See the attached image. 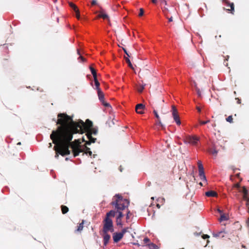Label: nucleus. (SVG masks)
I'll list each match as a JSON object with an SVG mask.
<instances>
[{
    "label": "nucleus",
    "instance_id": "obj_1",
    "mask_svg": "<svg viewBox=\"0 0 249 249\" xmlns=\"http://www.w3.org/2000/svg\"><path fill=\"white\" fill-rule=\"evenodd\" d=\"M57 117L56 124L60 125L52 131L51 138L55 144L58 143L61 146L59 153L62 156L71 154L69 147L73 134L86 132L88 141H86L83 138V141L86 142V144L88 145L95 142L96 139L92 137V135H97L98 128L93 127V123L89 120L87 119L85 122L80 120L76 122L73 120L71 116L66 113H59Z\"/></svg>",
    "mask_w": 249,
    "mask_h": 249
},
{
    "label": "nucleus",
    "instance_id": "obj_2",
    "mask_svg": "<svg viewBox=\"0 0 249 249\" xmlns=\"http://www.w3.org/2000/svg\"><path fill=\"white\" fill-rule=\"evenodd\" d=\"M129 202L126 199H124L121 195L116 194L113 196L112 201L111 202V205L114 206L117 210V213L118 215L116 218L122 219L124 216L121 211H123L127 207Z\"/></svg>",
    "mask_w": 249,
    "mask_h": 249
},
{
    "label": "nucleus",
    "instance_id": "obj_3",
    "mask_svg": "<svg viewBox=\"0 0 249 249\" xmlns=\"http://www.w3.org/2000/svg\"><path fill=\"white\" fill-rule=\"evenodd\" d=\"M81 142L79 139L75 140L73 142L71 141L70 147L72 150V152L74 157L79 155L80 153L84 152L86 154H89V156H91L92 152L90 151L89 148L87 146H85L84 149L81 148Z\"/></svg>",
    "mask_w": 249,
    "mask_h": 249
},
{
    "label": "nucleus",
    "instance_id": "obj_4",
    "mask_svg": "<svg viewBox=\"0 0 249 249\" xmlns=\"http://www.w3.org/2000/svg\"><path fill=\"white\" fill-rule=\"evenodd\" d=\"M114 231V227L103 225L102 236L103 237V245L104 246H107L110 239V236L108 234V232L110 231L111 232H113Z\"/></svg>",
    "mask_w": 249,
    "mask_h": 249
},
{
    "label": "nucleus",
    "instance_id": "obj_5",
    "mask_svg": "<svg viewBox=\"0 0 249 249\" xmlns=\"http://www.w3.org/2000/svg\"><path fill=\"white\" fill-rule=\"evenodd\" d=\"M117 211L114 210H111L109 212L107 213L106 215V217L103 221V225L113 227V221L110 217H114Z\"/></svg>",
    "mask_w": 249,
    "mask_h": 249
},
{
    "label": "nucleus",
    "instance_id": "obj_6",
    "mask_svg": "<svg viewBox=\"0 0 249 249\" xmlns=\"http://www.w3.org/2000/svg\"><path fill=\"white\" fill-rule=\"evenodd\" d=\"M171 112L174 120L178 125H180L181 124V122L179 120L178 111L174 106H172Z\"/></svg>",
    "mask_w": 249,
    "mask_h": 249
},
{
    "label": "nucleus",
    "instance_id": "obj_7",
    "mask_svg": "<svg viewBox=\"0 0 249 249\" xmlns=\"http://www.w3.org/2000/svg\"><path fill=\"white\" fill-rule=\"evenodd\" d=\"M223 3H224L226 6L228 8L226 9L229 12H230L232 14H234V5L233 2H230L228 0H222Z\"/></svg>",
    "mask_w": 249,
    "mask_h": 249
},
{
    "label": "nucleus",
    "instance_id": "obj_8",
    "mask_svg": "<svg viewBox=\"0 0 249 249\" xmlns=\"http://www.w3.org/2000/svg\"><path fill=\"white\" fill-rule=\"evenodd\" d=\"M197 164L199 170V175L200 179L203 181H206V178L204 174V168L201 162L200 161H198Z\"/></svg>",
    "mask_w": 249,
    "mask_h": 249
},
{
    "label": "nucleus",
    "instance_id": "obj_9",
    "mask_svg": "<svg viewBox=\"0 0 249 249\" xmlns=\"http://www.w3.org/2000/svg\"><path fill=\"white\" fill-rule=\"evenodd\" d=\"M199 138L196 136H188L186 137L185 141L186 142L192 144L196 145L197 143Z\"/></svg>",
    "mask_w": 249,
    "mask_h": 249
},
{
    "label": "nucleus",
    "instance_id": "obj_10",
    "mask_svg": "<svg viewBox=\"0 0 249 249\" xmlns=\"http://www.w3.org/2000/svg\"><path fill=\"white\" fill-rule=\"evenodd\" d=\"M98 95L100 101L102 102V104L106 107H110L109 104L105 102L104 101V94L102 91L101 89H98L97 91Z\"/></svg>",
    "mask_w": 249,
    "mask_h": 249
},
{
    "label": "nucleus",
    "instance_id": "obj_11",
    "mask_svg": "<svg viewBox=\"0 0 249 249\" xmlns=\"http://www.w3.org/2000/svg\"><path fill=\"white\" fill-rule=\"evenodd\" d=\"M51 135H52V134L50 135V138L53 141V142L55 144V146H54L53 147V149L54 150L56 151V154H55V157L56 158H58V157H59V155H58V154H60L61 156H62L60 153V149H61V146L59 144H57V143H55L54 142H53V140L51 138Z\"/></svg>",
    "mask_w": 249,
    "mask_h": 249
},
{
    "label": "nucleus",
    "instance_id": "obj_12",
    "mask_svg": "<svg viewBox=\"0 0 249 249\" xmlns=\"http://www.w3.org/2000/svg\"><path fill=\"white\" fill-rule=\"evenodd\" d=\"M123 237L122 234L120 232H114L113 234L112 238L114 243H118Z\"/></svg>",
    "mask_w": 249,
    "mask_h": 249
},
{
    "label": "nucleus",
    "instance_id": "obj_13",
    "mask_svg": "<svg viewBox=\"0 0 249 249\" xmlns=\"http://www.w3.org/2000/svg\"><path fill=\"white\" fill-rule=\"evenodd\" d=\"M145 108V106L142 104H139L136 106L135 110L136 112L140 114H143V110Z\"/></svg>",
    "mask_w": 249,
    "mask_h": 249
},
{
    "label": "nucleus",
    "instance_id": "obj_14",
    "mask_svg": "<svg viewBox=\"0 0 249 249\" xmlns=\"http://www.w3.org/2000/svg\"><path fill=\"white\" fill-rule=\"evenodd\" d=\"M241 192L243 194V198L244 200L247 201L249 199L248 197V191L245 186L243 187L242 190Z\"/></svg>",
    "mask_w": 249,
    "mask_h": 249
},
{
    "label": "nucleus",
    "instance_id": "obj_15",
    "mask_svg": "<svg viewBox=\"0 0 249 249\" xmlns=\"http://www.w3.org/2000/svg\"><path fill=\"white\" fill-rule=\"evenodd\" d=\"M205 195L208 197H215L217 196V194L213 191H209L205 193Z\"/></svg>",
    "mask_w": 249,
    "mask_h": 249
},
{
    "label": "nucleus",
    "instance_id": "obj_16",
    "mask_svg": "<svg viewBox=\"0 0 249 249\" xmlns=\"http://www.w3.org/2000/svg\"><path fill=\"white\" fill-rule=\"evenodd\" d=\"M153 112H154V113L155 114V117L158 120L159 124L161 126L162 129H164V126L162 124V123L161 122V121H160V117L159 115L158 114L157 111L155 109H154Z\"/></svg>",
    "mask_w": 249,
    "mask_h": 249
},
{
    "label": "nucleus",
    "instance_id": "obj_17",
    "mask_svg": "<svg viewBox=\"0 0 249 249\" xmlns=\"http://www.w3.org/2000/svg\"><path fill=\"white\" fill-rule=\"evenodd\" d=\"M98 17L103 18L104 19L108 18V16L107 14H104L102 11L100 12L99 14L98 15Z\"/></svg>",
    "mask_w": 249,
    "mask_h": 249
},
{
    "label": "nucleus",
    "instance_id": "obj_18",
    "mask_svg": "<svg viewBox=\"0 0 249 249\" xmlns=\"http://www.w3.org/2000/svg\"><path fill=\"white\" fill-rule=\"evenodd\" d=\"M84 221L83 220L82 222L80 223L79 225L77 226V229L76 231L80 232L83 230L84 227Z\"/></svg>",
    "mask_w": 249,
    "mask_h": 249
},
{
    "label": "nucleus",
    "instance_id": "obj_19",
    "mask_svg": "<svg viewBox=\"0 0 249 249\" xmlns=\"http://www.w3.org/2000/svg\"><path fill=\"white\" fill-rule=\"evenodd\" d=\"M90 70L91 71V72L93 76L94 79H95V78H97V73L96 70L91 66L89 67Z\"/></svg>",
    "mask_w": 249,
    "mask_h": 249
},
{
    "label": "nucleus",
    "instance_id": "obj_20",
    "mask_svg": "<svg viewBox=\"0 0 249 249\" xmlns=\"http://www.w3.org/2000/svg\"><path fill=\"white\" fill-rule=\"evenodd\" d=\"M61 208L63 214H65L69 211V208L66 206L62 205Z\"/></svg>",
    "mask_w": 249,
    "mask_h": 249
},
{
    "label": "nucleus",
    "instance_id": "obj_21",
    "mask_svg": "<svg viewBox=\"0 0 249 249\" xmlns=\"http://www.w3.org/2000/svg\"><path fill=\"white\" fill-rule=\"evenodd\" d=\"M125 59V61L128 64V66L132 69H134V68L130 62V60H129V59L128 58V57H124Z\"/></svg>",
    "mask_w": 249,
    "mask_h": 249
},
{
    "label": "nucleus",
    "instance_id": "obj_22",
    "mask_svg": "<svg viewBox=\"0 0 249 249\" xmlns=\"http://www.w3.org/2000/svg\"><path fill=\"white\" fill-rule=\"evenodd\" d=\"M69 5L74 11H77V9H78L77 6L72 2H70Z\"/></svg>",
    "mask_w": 249,
    "mask_h": 249
},
{
    "label": "nucleus",
    "instance_id": "obj_23",
    "mask_svg": "<svg viewBox=\"0 0 249 249\" xmlns=\"http://www.w3.org/2000/svg\"><path fill=\"white\" fill-rule=\"evenodd\" d=\"M94 83H95V85L96 86V89L98 91V89H100L99 88L100 83H99V81L97 80V77L95 78V79H94Z\"/></svg>",
    "mask_w": 249,
    "mask_h": 249
},
{
    "label": "nucleus",
    "instance_id": "obj_24",
    "mask_svg": "<svg viewBox=\"0 0 249 249\" xmlns=\"http://www.w3.org/2000/svg\"><path fill=\"white\" fill-rule=\"evenodd\" d=\"M148 246L149 249H158V246L153 243L149 244Z\"/></svg>",
    "mask_w": 249,
    "mask_h": 249
},
{
    "label": "nucleus",
    "instance_id": "obj_25",
    "mask_svg": "<svg viewBox=\"0 0 249 249\" xmlns=\"http://www.w3.org/2000/svg\"><path fill=\"white\" fill-rule=\"evenodd\" d=\"M209 152L213 154V155L216 156L218 153V151L216 150L215 148H213L212 149H210Z\"/></svg>",
    "mask_w": 249,
    "mask_h": 249
},
{
    "label": "nucleus",
    "instance_id": "obj_26",
    "mask_svg": "<svg viewBox=\"0 0 249 249\" xmlns=\"http://www.w3.org/2000/svg\"><path fill=\"white\" fill-rule=\"evenodd\" d=\"M144 89V85H139L138 86L137 90L139 92H142Z\"/></svg>",
    "mask_w": 249,
    "mask_h": 249
},
{
    "label": "nucleus",
    "instance_id": "obj_27",
    "mask_svg": "<svg viewBox=\"0 0 249 249\" xmlns=\"http://www.w3.org/2000/svg\"><path fill=\"white\" fill-rule=\"evenodd\" d=\"M226 121L230 123H233V118L232 115H230L226 119Z\"/></svg>",
    "mask_w": 249,
    "mask_h": 249
},
{
    "label": "nucleus",
    "instance_id": "obj_28",
    "mask_svg": "<svg viewBox=\"0 0 249 249\" xmlns=\"http://www.w3.org/2000/svg\"><path fill=\"white\" fill-rule=\"evenodd\" d=\"M116 224L118 226L122 227L123 224L122 222V219H118L117 218H116Z\"/></svg>",
    "mask_w": 249,
    "mask_h": 249
},
{
    "label": "nucleus",
    "instance_id": "obj_29",
    "mask_svg": "<svg viewBox=\"0 0 249 249\" xmlns=\"http://www.w3.org/2000/svg\"><path fill=\"white\" fill-rule=\"evenodd\" d=\"M77 53L80 55L79 57L78 58V59H80L81 61L85 62L86 61V59L83 57L82 56L80 55V52L78 50H77Z\"/></svg>",
    "mask_w": 249,
    "mask_h": 249
},
{
    "label": "nucleus",
    "instance_id": "obj_30",
    "mask_svg": "<svg viewBox=\"0 0 249 249\" xmlns=\"http://www.w3.org/2000/svg\"><path fill=\"white\" fill-rule=\"evenodd\" d=\"M227 217L224 214H221L220 220V221H225L227 220Z\"/></svg>",
    "mask_w": 249,
    "mask_h": 249
},
{
    "label": "nucleus",
    "instance_id": "obj_31",
    "mask_svg": "<svg viewBox=\"0 0 249 249\" xmlns=\"http://www.w3.org/2000/svg\"><path fill=\"white\" fill-rule=\"evenodd\" d=\"M74 12L76 13L75 16H76V18L78 19H80V12H79V9H77V11H75Z\"/></svg>",
    "mask_w": 249,
    "mask_h": 249
},
{
    "label": "nucleus",
    "instance_id": "obj_32",
    "mask_svg": "<svg viewBox=\"0 0 249 249\" xmlns=\"http://www.w3.org/2000/svg\"><path fill=\"white\" fill-rule=\"evenodd\" d=\"M127 230H128V228H124L123 229L121 232H120V233H121V234H122V235L124 236V234L127 231Z\"/></svg>",
    "mask_w": 249,
    "mask_h": 249
},
{
    "label": "nucleus",
    "instance_id": "obj_33",
    "mask_svg": "<svg viewBox=\"0 0 249 249\" xmlns=\"http://www.w3.org/2000/svg\"><path fill=\"white\" fill-rule=\"evenodd\" d=\"M195 87L197 91V93L199 96H201V91L200 89L197 87L196 84L195 83Z\"/></svg>",
    "mask_w": 249,
    "mask_h": 249
},
{
    "label": "nucleus",
    "instance_id": "obj_34",
    "mask_svg": "<svg viewBox=\"0 0 249 249\" xmlns=\"http://www.w3.org/2000/svg\"><path fill=\"white\" fill-rule=\"evenodd\" d=\"M210 122V120H208L206 121H199V123L201 125H204V124H205L208 123H209Z\"/></svg>",
    "mask_w": 249,
    "mask_h": 249
},
{
    "label": "nucleus",
    "instance_id": "obj_35",
    "mask_svg": "<svg viewBox=\"0 0 249 249\" xmlns=\"http://www.w3.org/2000/svg\"><path fill=\"white\" fill-rule=\"evenodd\" d=\"M144 13V10L142 8H141L140 9V13L139 14V16H142L143 15Z\"/></svg>",
    "mask_w": 249,
    "mask_h": 249
},
{
    "label": "nucleus",
    "instance_id": "obj_36",
    "mask_svg": "<svg viewBox=\"0 0 249 249\" xmlns=\"http://www.w3.org/2000/svg\"><path fill=\"white\" fill-rule=\"evenodd\" d=\"M131 215V213L129 211H128L127 212L126 216V220H128L129 219L130 215Z\"/></svg>",
    "mask_w": 249,
    "mask_h": 249
},
{
    "label": "nucleus",
    "instance_id": "obj_37",
    "mask_svg": "<svg viewBox=\"0 0 249 249\" xmlns=\"http://www.w3.org/2000/svg\"><path fill=\"white\" fill-rule=\"evenodd\" d=\"M143 242L144 244H146L147 243L149 242L150 241V240L147 237H146V238H144L143 240Z\"/></svg>",
    "mask_w": 249,
    "mask_h": 249
},
{
    "label": "nucleus",
    "instance_id": "obj_38",
    "mask_svg": "<svg viewBox=\"0 0 249 249\" xmlns=\"http://www.w3.org/2000/svg\"><path fill=\"white\" fill-rule=\"evenodd\" d=\"M247 202H246V206L247 207H248V213H249V199H248L247 201ZM249 221V218L248 219Z\"/></svg>",
    "mask_w": 249,
    "mask_h": 249
},
{
    "label": "nucleus",
    "instance_id": "obj_39",
    "mask_svg": "<svg viewBox=\"0 0 249 249\" xmlns=\"http://www.w3.org/2000/svg\"><path fill=\"white\" fill-rule=\"evenodd\" d=\"M123 50H124V53L127 55V56L128 57H130V55L128 54V53H127L126 50L125 48H123Z\"/></svg>",
    "mask_w": 249,
    "mask_h": 249
},
{
    "label": "nucleus",
    "instance_id": "obj_40",
    "mask_svg": "<svg viewBox=\"0 0 249 249\" xmlns=\"http://www.w3.org/2000/svg\"><path fill=\"white\" fill-rule=\"evenodd\" d=\"M209 237L210 236L207 234H204L203 235H202V238L204 239L209 238Z\"/></svg>",
    "mask_w": 249,
    "mask_h": 249
},
{
    "label": "nucleus",
    "instance_id": "obj_41",
    "mask_svg": "<svg viewBox=\"0 0 249 249\" xmlns=\"http://www.w3.org/2000/svg\"><path fill=\"white\" fill-rule=\"evenodd\" d=\"M161 4L167 5V2L165 0H160Z\"/></svg>",
    "mask_w": 249,
    "mask_h": 249
},
{
    "label": "nucleus",
    "instance_id": "obj_42",
    "mask_svg": "<svg viewBox=\"0 0 249 249\" xmlns=\"http://www.w3.org/2000/svg\"><path fill=\"white\" fill-rule=\"evenodd\" d=\"M97 4V1L96 0H92L91 1V5H94Z\"/></svg>",
    "mask_w": 249,
    "mask_h": 249
},
{
    "label": "nucleus",
    "instance_id": "obj_43",
    "mask_svg": "<svg viewBox=\"0 0 249 249\" xmlns=\"http://www.w3.org/2000/svg\"><path fill=\"white\" fill-rule=\"evenodd\" d=\"M234 187L237 188H240V184L239 183H236L234 185Z\"/></svg>",
    "mask_w": 249,
    "mask_h": 249
},
{
    "label": "nucleus",
    "instance_id": "obj_44",
    "mask_svg": "<svg viewBox=\"0 0 249 249\" xmlns=\"http://www.w3.org/2000/svg\"><path fill=\"white\" fill-rule=\"evenodd\" d=\"M163 11L164 12H168V9L166 7H164V9L163 10Z\"/></svg>",
    "mask_w": 249,
    "mask_h": 249
},
{
    "label": "nucleus",
    "instance_id": "obj_45",
    "mask_svg": "<svg viewBox=\"0 0 249 249\" xmlns=\"http://www.w3.org/2000/svg\"><path fill=\"white\" fill-rule=\"evenodd\" d=\"M236 100H237V103L238 104H240L241 103V100L239 99V98H236Z\"/></svg>",
    "mask_w": 249,
    "mask_h": 249
},
{
    "label": "nucleus",
    "instance_id": "obj_46",
    "mask_svg": "<svg viewBox=\"0 0 249 249\" xmlns=\"http://www.w3.org/2000/svg\"><path fill=\"white\" fill-rule=\"evenodd\" d=\"M196 109H197V111H198L199 112H200V111H201V109H200V108L199 107H196Z\"/></svg>",
    "mask_w": 249,
    "mask_h": 249
},
{
    "label": "nucleus",
    "instance_id": "obj_47",
    "mask_svg": "<svg viewBox=\"0 0 249 249\" xmlns=\"http://www.w3.org/2000/svg\"><path fill=\"white\" fill-rule=\"evenodd\" d=\"M221 233H222V232H219L218 234H216L214 235V236H215V237H218V236H219L220 234Z\"/></svg>",
    "mask_w": 249,
    "mask_h": 249
},
{
    "label": "nucleus",
    "instance_id": "obj_48",
    "mask_svg": "<svg viewBox=\"0 0 249 249\" xmlns=\"http://www.w3.org/2000/svg\"><path fill=\"white\" fill-rule=\"evenodd\" d=\"M151 1L154 4L157 3V0H151Z\"/></svg>",
    "mask_w": 249,
    "mask_h": 249
},
{
    "label": "nucleus",
    "instance_id": "obj_49",
    "mask_svg": "<svg viewBox=\"0 0 249 249\" xmlns=\"http://www.w3.org/2000/svg\"><path fill=\"white\" fill-rule=\"evenodd\" d=\"M168 20L169 22H171L173 21V18H172V17H171L170 18H168Z\"/></svg>",
    "mask_w": 249,
    "mask_h": 249
},
{
    "label": "nucleus",
    "instance_id": "obj_50",
    "mask_svg": "<svg viewBox=\"0 0 249 249\" xmlns=\"http://www.w3.org/2000/svg\"><path fill=\"white\" fill-rule=\"evenodd\" d=\"M229 55H227V56H226L225 60L228 61V60L229 59Z\"/></svg>",
    "mask_w": 249,
    "mask_h": 249
},
{
    "label": "nucleus",
    "instance_id": "obj_51",
    "mask_svg": "<svg viewBox=\"0 0 249 249\" xmlns=\"http://www.w3.org/2000/svg\"><path fill=\"white\" fill-rule=\"evenodd\" d=\"M49 147H51L52 146V143H49Z\"/></svg>",
    "mask_w": 249,
    "mask_h": 249
},
{
    "label": "nucleus",
    "instance_id": "obj_52",
    "mask_svg": "<svg viewBox=\"0 0 249 249\" xmlns=\"http://www.w3.org/2000/svg\"><path fill=\"white\" fill-rule=\"evenodd\" d=\"M212 126L213 127H215L216 126V124H212Z\"/></svg>",
    "mask_w": 249,
    "mask_h": 249
},
{
    "label": "nucleus",
    "instance_id": "obj_53",
    "mask_svg": "<svg viewBox=\"0 0 249 249\" xmlns=\"http://www.w3.org/2000/svg\"><path fill=\"white\" fill-rule=\"evenodd\" d=\"M218 212L219 213H222L220 209H218Z\"/></svg>",
    "mask_w": 249,
    "mask_h": 249
},
{
    "label": "nucleus",
    "instance_id": "obj_54",
    "mask_svg": "<svg viewBox=\"0 0 249 249\" xmlns=\"http://www.w3.org/2000/svg\"><path fill=\"white\" fill-rule=\"evenodd\" d=\"M199 185H201V186H203V184L202 182H200L199 183Z\"/></svg>",
    "mask_w": 249,
    "mask_h": 249
},
{
    "label": "nucleus",
    "instance_id": "obj_55",
    "mask_svg": "<svg viewBox=\"0 0 249 249\" xmlns=\"http://www.w3.org/2000/svg\"><path fill=\"white\" fill-rule=\"evenodd\" d=\"M18 144L20 145V144H21V143L20 142H19L18 143Z\"/></svg>",
    "mask_w": 249,
    "mask_h": 249
},
{
    "label": "nucleus",
    "instance_id": "obj_56",
    "mask_svg": "<svg viewBox=\"0 0 249 249\" xmlns=\"http://www.w3.org/2000/svg\"><path fill=\"white\" fill-rule=\"evenodd\" d=\"M225 65H226V66H228V63H226V64H225Z\"/></svg>",
    "mask_w": 249,
    "mask_h": 249
}]
</instances>
